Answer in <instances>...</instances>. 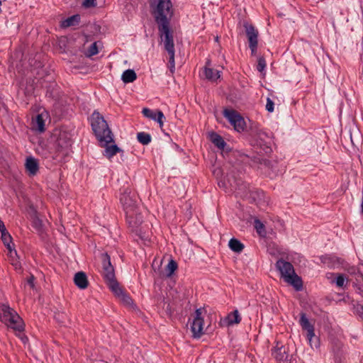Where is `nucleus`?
Returning a JSON list of instances; mask_svg holds the SVG:
<instances>
[{"label":"nucleus","mask_w":363,"mask_h":363,"mask_svg":"<svg viewBox=\"0 0 363 363\" xmlns=\"http://www.w3.org/2000/svg\"><path fill=\"white\" fill-rule=\"evenodd\" d=\"M362 363H363V359H362Z\"/></svg>","instance_id":"50"},{"label":"nucleus","mask_w":363,"mask_h":363,"mask_svg":"<svg viewBox=\"0 0 363 363\" xmlns=\"http://www.w3.org/2000/svg\"><path fill=\"white\" fill-rule=\"evenodd\" d=\"M137 78L135 72L133 69H126L124 71L121 76L122 81L127 84L134 82Z\"/></svg>","instance_id":"21"},{"label":"nucleus","mask_w":363,"mask_h":363,"mask_svg":"<svg viewBox=\"0 0 363 363\" xmlns=\"http://www.w3.org/2000/svg\"><path fill=\"white\" fill-rule=\"evenodd\" d=\"M165 119V117L163 114V113L157 110V114L156 116V118L155 119V121L157 122L160 125V127L162 128L164 125V120Z\"/></svg>","instance_id":"36"},{"label":"nucleus","mask_w":363,"mask_h":363,"mask_svg":"<svg viewBox=\"0 0 363 363\" xmlns=\"http://www.w3.org/2000/svg\"><path fill=\"white\" fill-rule=\"evenodd\" d=\"M173 13L171 0H158L154 12L155 21L157 24L169 23Z\"/></svg>","instance_id":"5"},{"label":"nucleus","mask_w":363,"mask_h":363,"mask_svg":"<svg viewBox=\"0 0 363 363\" xmlns=\"http://www.w3.org/2000/svg\"><path fill=\"white\" fill-rule=\"evenodd\" d=\"M25 166L29 175L32 176L35 175L39 169L38 160L33 157L26 158Z\"/></svg>","instance_id":"16"},{"label":"nucleus","mask_w":363,"mask_h":363,"mask_svg":"<svg viewBox=\"0 0 363 363\" xmlns=\"http://www.w3.org/2000/svg\"><path fill=\"white\" fill-rule=\"evenodd\" d=\"M142 113L145 117L155 121L157 114V110L152 111L148 108H144Z\"/></svg>","instance_id":"30"},{"label":"nucleus","mask_w":363,"mask_h":363,"mask_svg":"<svg viewBox=\"0 0 363 363\" xmlns=\"http://www.w3.org/2000/svg\"><path fill=\"white\" fill-rule=\"evenodd\" d=\"M299 323L302 329L306 331V337L311 346L313 347L314 343V346L317 347L318 346V340L315 339V341L313 340L315 337L314 327L310 323L304 313H301Z\"/></svg>","instance_id":"10"},{"label":"nucleus","mask_w":363,"mask_h":363,"mask_svg":"<svg viewBox=\"0 0 363 363\" xmlns=\"http://www.w3.org/2000/svg\"><path fill=\"white\" fill-rule=\"evenodd\" d=\"M346 278L344 274H338L334 282L338 287H343L345 285Z\"/></svg>","instance_id":"34"},{"label":"nucleus","mask_w":363,"mask_h":363,"mask_svg":"<svg viewBox=\"0 0 363 363\" xmlns=\"http://www.w3.org/2000/svg\"><path fill=\"white\" fill-rule=\"evenodd\" d=\"M0 321L15 331L24 330L25 325L23 319L8 304L0 303Z\"/></svg>","instance_id":"3"},{"label":"nucleus","mask_w":363,"mask_h":363,"mask_svg":"<svg viewBox=\"0 0 363 363\" xmlns=\"http://www.w3.org/2000/svg\"><path fill=\"white\" fill-rule=\"evenodd\" d=\"M106 147V149L104 150V155L106 156L108 158L112 157L113 155H116L118 152L121 151L120 148L116 145H112L111 146H108V144L106 145H104Z\"/></svg>","instance_id":"24"},{"label":"nucleus","mask_w":363,"mask_h":363,"mask_svg":"<svg viewBox=\"0 0 363 363\" xmlns=\"http://www.w3.org/2000/svg\"><path fill=\"white\" fill-rule=\"evenodd\" d=\"M33 125L34 128L40 132H43L45 130V121L42 114H38L36 116V118L33 121Z\"/></svg>","instance_id":"26"},{"label":"nucleus","mask_w":363,"mask_h":363,"mask_svg":"<svg viewBox=\"0 0 363 363\" xmlns=\"http://www.w3.org/2000/svg\"><path fill=\"white\" fill-rule=\"evenodd\" d=\"M101 274L110 289L118 284L116 279L115 271L111 262L110 256L107 253L101 255Z\"/></svg>","instance_id":"6"},{"label":"nucleus","mask_w":363,"mask_h":363,"mask_svg":"<svg viewBox=\"0 0 363 363\" xmlns=\"http://www.w3.org/2000/svg\"><path fill=\"white\" fill-rule=\"evenodd\" d=\"M91 126L97 140L101 145L113 142V135L104 118L94 111L90 118Z\"/></svg>","instance_id":"2"},{"label":"nucleus","mask_w":363,"mask_h":363,"mask_svg":"<svg viewBox=\"0 0 363 363\" xmlns=\"http://www.w3.org/2000/svg\"><path fill=\"white\" fill-rule=\"evenodd\" d=\"M6 231H7V230L6 228L4 223L1 220H0V232H1V234L2 233L6 232Z\"/></svg>","instance_id":"44"},{"label":"nucleus","mask_w":363,"mask_h":363,"mask_svg":"<svg viewBox=\"0 0 363 363\" xmlns=\"http://www.w3.org/2000/svg\"><path fill=\"white\" fill-rule=\"evenodd\" d=\"M98 47L96 42L93 43L90 47L88 48L87 51L86 52V55L87 57H91L98 53Z\"/></svg>","instance_id":"32"},{"label":"nucleus","mask_w":363,"mask_h":363,"mask_svg":"<svg viewBox=\"0 0 363 363\" xmlns=\"http://www.w3.org/2000/svg\"><path fill=\"white\" fill-rule=\"evenodd\" d=\"M27 283L33 289L34 288V277L31 275L27 280Z\"/></svg>","instance_id":"43"},{"label":"nucleus","mask_w":363,"mask_h":363,"mask_svg":"<svg viewBox=\"0 0 363 363\" xmlns=\"http://www.w3.org/2000/svg\"><path fill=\"white\" fill-rule=\"evenodd\" d=\"M120 201L123 206L127 221L133 226H137L143 222V217L138 212V196L128 188L121 194Z\"/></svg>","instance_id":"1"},{"label":"nucleus","mask_w":363,"mask_h":363,"mask_svg":"<svg viewBox=\"0 0 363 363\" xmlns=\"http://www.w3.org/2000/svg\"><path fill=\"white\" fill-rule=\"evenodd\" d=\"M47 96H48L49 97H55V94L53 93L52 91L50 92L48 90L47 91Z\"/></svg>","instance_id":"46"},{"label":"nucleus","mask_w":363,"mask_h":363,"mask_svg":"<svg viewBox=\"0 0 363 363\" xmlns=\"http://www.w3.org/2000/svg\"><path fill=\"white\" fill-rule=\"evenodd\" d=\"M257 194L258 195H259V194H263V191H257Z\"/></svg>","instance_id":"49"},{"label":"nucleus","mask_w":363,"mask_h":363,"mask_svg":"<svg viewBox=\"0 0 363 363\" xmlns=\"http://www.w3.org/2000/svg\"><path fill=\"white\" fill-rule=\"evenodd\" d=\"M230 249L235 252L240 253L244 249V245L236 238H231L228 242Z\"/></svg>","instance_id":"23"},{"label":"nucleus","mask_w":363,"mask_h":363,"mask_svg":"<svg viewBox=\"0 0 363 363\" xmlns=\"http://www.w3.org/2000/svg\"><path fill=\"white\" fill-rule=\"evenodd\" d=\"M272 356L276 359L278 363H289V355L284 347H276L272 350Z\"/></svg>","instance_id":"13"},{"label":"nucleus","mask_w":363,"mask_h":363,"mask_svg":"<svg viewBox=\"0 0 363 363\" xmlns=\"http://www.w3.org/2000/svg\"><path fill=\"white\" fill-rule=\"evenodd\" d=\"M346 270L350 274L356 276V284H361V280L363 279V277L355 266H349Z\"/></svg>","instance_id":"25"},{"label":"nucleus","mask_w":363,"mask_h":363,"mask_svg":"<svg viewBox=\"0 0 363 363\" xmlns=\"http://www.w3.org/2000/svg\"><path fill=\"white\" fill-rule=\"evenodd\" d=\"M211 142L220 150H224L225 147L226 146V143L223 140V138L218 135L216 133H213L211 135Z\"/></svg>","instance_id":"20"},{"label":"nucleus","mask_w":363,"mask_h":363,"mask_svg":"<svg viewBox=\"0 0 363 363\" xmlns=\"http://www.w3.org/2000/svg\"><path fill=\"white\" fill-rule=\"evenodd\" d=\"M72 145V140L66 133H60L56 141V147L58 152L67 153V150Z\"/></svg>","instance_id":"12"},{"label":"nucleus","mask_w":363,"mask_h":363,"mask_svg":"<svg viewBox=\"0 0 363 363\" xmlns=\"http://www.w3.org/2000/svg\"><path fill=\"white\" fill-rule=\"evenodd\" d=\"M111 290L124 304L130 306L133 303L132 298L123 291L119 284L111 288Z\"/></svg>","instance_id":"14"},{"label":"nucleus","mask_w":363,"mask_h":363,"mask_svg":"<svg viewBox=\"0 0 363 363\" xmlns=\"http://www.w3.org/2000/svg\"><path fill=\"white\" fill-rule=\"evenodd\" d=\"M223 116L233 125L234 129L238 132L243 131L245 126V122L243 118L233 109L225 108L223 111Z\"/></svg>","instance_id":"8"},{"label":"nucleus","mask_w":363,"mask_h":363,"mask_svg":"<svg viewBox=\"0 0 363 363\" xmlns=\"http://www.w3.org/2000/svg\"><path fill=\"white\" fill-rule=\"evenodd\" d=\"M266 110L272 113L274 111V103L270 98H267Z\"/></svg>","instance_id":"38"},{"label":"nucleus","mask_w":363,"mask_h":363,"mask_svg":"<svg viewBox=\"0 0 363 363\" xmlns=\"http://www.w3.org/2000/svg\"><path fill=\"white\" fill-rule=\"evenodd\" d=\"M158 30L160 38L164 42L165 50L167 52L175 51L173 35L169 28V23L158 24Z\"/></svg>","instance_id":"7"},{"label":"nucleus","mask_w":363,"mask_h":363,"mask_svg":"<svg viewBox=\"0 0 363 363\" xmlns=\"http://www.w3.org/2000/svg\"><path fill=\"white\" fill-rule=\"evenodd\" d=\"M74 282L75 285L80 289L87 288L89 281L85 272H78L74 274Z\"/></svg>","instance_id":"15"},{"label":"nucleus","mask_w":363,"mask_h":363,"mask_svg":"<svg viewBox=\"0 0 363 363\" xmlns=\"http://www.w3.org/2000/svg\"><path fill=\"white\" fill-rule=\"evenodd\" d=\"M270 162L269 161H264V164L268 166L269 165Z\"/></svg>","instance_id":"47"},{"label":"nucleus","mask_w":363,"mask_h":363,"mask_svg":"<svg viewBox=\"0 0 363 363\" xmlns=\"http://www.w3.org/2000/svg\"><path fill=\"white\" fill-rule=\"evenodd\" d=\"M32 226L33 228L40 234L42 235L45 232V224L43 221L38 217L37 214H35L32 218Z\"/></svg>","instance_id":"18"},{"label":"nucleus","mask_w":363,"mask_h":363,"mask_svg":"<svg viewBox=\"0 0 363 363\" xmlns=\"http://www.w3.org/2000/svg\"><path fill=\"white\" fill-rule=\"evenodd\" d=\"M137 139L143 145H148L152 140L151 135L145 132H140L137 134Z\"/></svg>","instance_id":"27"},{"label":"nucleus","mask_w":363,"mask_h":363,"mask_svg":"<svg viewBox=\"0 0 363 363\" xmlns=\"http://www.w3.org/2000/svg\"><path fill=\"white\" fill-rule=\"evenodd\" d=\"M174 53H175V51L168 52V54L169 55L168 66H169V71L172 74H173L175 70Z\"/></svg>","instance_id":"31"},{"label":"nucleus","mask_w":363,"mask_h":363,"mask_svg":"<svg viewBox=\"0 0 363 363\" xmlns=\"http://www.w3.org/2000/svg\"><path fill=\"white\" fill-rule=\"evenodd\" d=\"M241 318L239 315L238 311L235 310L233 312L230 313L223 320V323L227 326L238 324L240 322Z\"/></svg>","instance_id":"17"},{"label":"nucleus","mask_w":363,"mask_h":363,"mask_svg":"<svg viewBox=\"0 0 363 363\" xmlns=\"http://www.w3.org/2000/svg\"><path fill=\"white\" fill-rule=\"evenodd\" d=\"M205 77L211 81H216L220 77V72L213 68L206 67L203 70Z\"/></svg>","instance_id":"19"},{"label":"nucleus","mask_w":363,"mask_h":363,"mask_svg":"<svg viewBox=\"0 0 363 363\" xmlns=\"http://www.w3.org/2000/svg\"><path fill=\"white\" fill-rule=\"evenodd\" d=\"M4 245L6 246L8 250L9 251L10 257L11 258H13L14 256H17L16 250L13 248V244L11 245V242H8V244Z\"/></svg>","instance_id":"39"},{"label":"nucleus","mask_w":363,"mask_h":363,"mask_svg":"<svg viewBox=\"0 0 363 363\" xmlns=\"http://www.w3.org/2000/svg\"><path fill=\"white\" fill-rule=\"evenodd\" d=\"M243 26L245 29V33L249 41L250 49L252 52V54L253 55L257 52L258 44V31L252 24H250L247 22H245Z\"/></svg>","instance_id":"11"},{"label":"nucleus","mask_w":363,"mask_h":363,"mask_svg":"<svg viewBox=\"0 0 363 363\" xmlns=\"http://www.w3.org/2000/svg\"><path fill=\"white\" fill-rule=\"evenodd\" d=\"M1 240L4 244H8V242H12V238L8 231L1 233Z\"/></svg>","instance_id":"37"},{"label":"nucleus","mask_w":363,"mask_h":363,"mask_svg":"<svg viewBox=\"0 0 363 363\" xmlns=\"http://www.w3.org/2000/svg\"><path fill=\"white\" fill-rule=\"evenodd\" d=\"M275 265L285 282L291 285L296 291L303 289V281L296 274L294 266L290 262L280 259L277 261Z\"/></svg>","instance_id":"4"},{"label":"nucleus","mask_w":363,"mask_h":363,"mask_svg":"<svg viewBox=\"0 0 363 363\" xmlns=\"http://www.w3.org/2000/svg\"><path fill=\"white\" fill-rule=\"evenodd\" d=\"M177 267V263L174 259H171L166 267L167 276L171 277Z\"/></svg>","instance_id":"28"},{"label":"nucleus","mask_w":363,"mask_h":363,"mask_svg":"<svg viewBox=\"0 0 363 363\" xmlns=\"http://www.w3.org/2000/svg\"><path fill=\"white\" fill-rule=\"evenodd\" d=\"M203 308H197L195 311V315L191 325V330L194 338H199L203 334V318L202 313Z\"/></svg>","instance_id":"9"},{"label":"nucleus","mask_w":363,"mask_h":363,"mask_svg":"<svg viewBox=\"0 0 363 363\" xmlns=\"http://www.w3.org/2000/svg\"><path fill=\"white\" fill-rule=\"evenodd\" d=\"M228 182L232 187H234L235 189L242 190L246 189L245 184L242 183L241 180H234L233 182H231L230 179H228Z\"/></svg>","instance_id":"33"},{"label":"nucleus","mask_w":363,"mask_h":363,"mask_svg":"<svg viewBox=\"0 0 363 363\" xmlns=\"http://www.w3.org/2000/svg\"><path fill=\"white\" fill-rule=\"evenodd\" d=\"M254 226L257 230V233L260 236H262V237L265 236L266 231H265L264 225L259 220H258V219L255 220Z\"/></svg>","instance_id":"29"},{"label":"nucleus","mask_w":363,"mask_h":363,"mask_svg":"<svg viewBox=\"0 0 363 363\" xmlns=\"http://www.w3.org/2000/svg\"><path fill=\"white\" fill-rule=\"evenodd\" d=\"M12 264L15 267L16 269L21 268V265H20L19 262L17 261H15V262L13 261L12 262Z\"/></svg>","instance_id":"45"},{"label":"nucleus","mask_w":363,"mask_h":363,"mask_svg":"<svg viewBox=\"0 0 363 363\" xmlns=\"http://www.w3.org/2000/svg\"><path fill=\"white\" fill-rule=\"evenodd\" d=\"M55 318L57 321L65 323L67 315L65 313H57L55 314Z\"/></svg>","instance_id":"40"},{"label":"nucleus","mask_w":363,"mask_h":363,"mask_svg":"<svg viewBox=\"0 0 363 363\" xmlns=\"http://www.w3.org/2000/svg\"><path fill=\"white\" fill-rule=\"evenodd\" d=\"M356 311L358 315L363 319V306H357Z\"/></svg>","instance_id":"42"},{"label":"nucleus","mask_w":363,"mask_h":363,"mask_svg":"<svg viewBox=\"0 0 363 363\" xmlns=\"http://www.w3.org/2000/svg\"><path fill=\"white\" fill-rule=\"evenodd\" d=\"M80 21L79 15H73L65 20L62 21L61 23V27L62 28H68L70 26H76L79 23Z\"/></svg>","instance_id":"22"},{"label":"nucleus","mask_w":363,"mask_h":363,"mask_svg":"<svg viewBox=\"0 0 363 363\" xmlns=\"http://www.w3.org/2000/svg\"><path fill=\"white\" fill-rule=\"evenodd\" d=\"M83 5L86 8L95 6L96 0H84L83 2Z\"/></svg>","instance_id":"41"},{"label":"nucleus","mask_w":363,"mask_h":363,"mask_svg":"<svg viewBox=\"0 0 363 363\" xmlns=\"http://www.w3.org/2000/svg\"><path fill=\"white\" fill-rule=\"evenodd\" d=\"M266 67V62L264 58L263 57H259L257 60V69L259 72H262Z\"/></svg>","instance_id":"35"},{"label":"nucleus","mask_w":363,"mask_h":363,"mask_svg":"<svg viewBox=\"0 0 363 363\" xmlns=\"http://www.w3.org/2000/svg\"><path fill=\"white\" fill-rule=\"evenodd\" d=\"M215 40H216V42H218V40H219V38H218V36H216V37L215 38Z\"/></svg>","instance_id":"48"}]
</instances>
